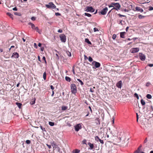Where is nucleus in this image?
I'll use <instances>...</instances> for the list:
<instances>
[{
  "mask_svg": "<svg viewBox=\"0 0 153 153\" xmlns=\"http://www.w3.org/2000/svg\"><path fill=\"white\" fill-rule=\"evenodd\" d=\"M100 139L99 138V137L97 136H96L95 137V140L97 142H98L99 140H100Z\"/></svg>",
  "mask_w": 153,
  "mask_h": 153,
  "instance_id": "nucleus-30",
  "label": "nucleus"
},
{
  "mask_svg": "<svg viewBox=\"0 0 153 153\" xmlns=\"http://www.w3.org/2000/svg\"><path fill=\"white\" fill-rule=\"evenodd\" d=\"M35 99L34 100H33V101H31L30 102V104L31 105H33L35 104Z\"/></svg>",
  "mask_w": 153,
  "mask_h": 153,
  "instance_id": "nucleus-34",
  "label": "nucleus"
},
{
  "mask_svg": "<svg viewBox=\"0 0 153 153\" xmlns=\"http://www.w3.org/2000/svg\"><path fill=\"white\" fill-rule=\"evenodd\" d=\"M134 97H136L137 99H139V97L137 93H134Z\"/></svg>",
  "mask_w": 153,
  "mask_h": 153,
  "instance_id": "nucleus-38",
  "label": "nucleus"
},
{
  "mask_svg": "<svg viewBox=\"0 0 153 153\" xmlns=\"http://www.w3.org/2000/svg\"><path fill=\"white\" fill-rule=\"evenodd\" d=\"M31 19L33 21H34L36 19V18L35 17H32L31 18Z\"/></svg>",
  "mask_w": 153,
  "mask_h": 153,
  "instance_id": "nucleus-49",
  "label": "nucleus"
},
{
  "mask_svg": "<svg viewBox=\"0 0 153 153\" xmlns=\"http://www.w3.org/2000/svg\"><path fill=\"white\" fill-rule=\"evenodd\" d=\"M150 84H151L149 82H148L146 83V85L147 87H148L150 85Z\"/></svg>",
  "mask_w": 153,
  "mask_h": 153,
  "instance_id": "nucleus-39",
  "label": "nucleus"
},
{
  "mask_svg": "<svg viewBox=\"0 0 153 153\" xmlns=\"http://www.w3.org/2000/svg\"><path fill=\"white\" fill-rule=\"evenodd\" d=\"M26 143L27 144H29L31 142L29 140H27L26 141Z\"/></svg>",
  "mask_w": 153,
  "mask_h": 153,
  "instance_id": "nucleus-40",
  "label": "nucleus"
},
{
  "mask_svg": "<svg viewBox=\"0 0 153 153\" xmlns=\"http://www.w3.org/2000/svg\"><path fill=\"white\" fill-rule=\"evenodd\" d=\"M126 32H122L120 33V37L121 38H125V35L126 34Z\"/></svg>",
  "mask_w": 153,
  "mask_h": 153,
  "instance_id": "nucleus-14",
  "label": "nucleus"
},
{
  "mask_svg": "<svg viewBox=\"0 0 153 153\" xmlns=\"http://www.w3.org/2000/svg\"><path fill=\"white\" fill-rule=\"evenodd\" d=\"M130 51L131 53H134V48H132L130 50Z\"/></svg>",
  "mask_w": 153,
  "mask_h": 153,
  "instance_id": "nucleus-45",
  "label": "nucleus"
},
{
  "mask_svg": "<svg viewBox=\"0 0 153 153\" xmlns=\"http://www.w3.org/2000/svg\"><path fill=\"white\" fill-rule=\"evenodd\" d=\"M68 108L67 106H62V110L64 111L66 110Z\"/></svg>",
  "mask_w": 153,
  "mask_h": 153,
  "instance_id": "nucleus-24",
  "label": "nucleus"
},
{
  "mask_svg": "<svg viewBox=\"0 0 153 153\" xmlns=\"http://www.w3.org/2000/svg\"><path fill=\"white\" fill-rule=\"evenodd\" d=\"M141 103L143 105H145V102L144 100L143 99H141Z\"/></svg>",
  "mask_w": 153,
  "mask_h": 153,
  "instance_id": "nucleus-21",
  "label": "nucleus"
},
{
  "mask_svg": "<svg viewBox=\"0 0 153 153\" xmlns=\"http://www.w3.org/2000/svg\"><path fill=\"white\" fill-rule=\"evenodd\" d=\"M19 57V53L17 52H14L13 53L11 56L12 57H14L15 58H17Z\"/></svg>",
  "mask_w": 153,
  "mask_h": 153,
  "instance_id": "nucleus-11",
  "label": "nucleus"
},
{
  "mask_svg": "<svg viewBox=\"0 0 153 153\" xmlns=\"http://www.w3.org/2000/svg\"><path fill=\"white\" fill-rule=\"evenodd\" d=\"M16 104L19 108H21V106L22 105V103H20L18 102H16Z\"/></svg>",
  "mask_w": 153,
  "mask_h": 153,
  "instance_id": "nucleus-17",
  "label": "nucleus"
},
{
  "mask_svg": "<svg viewBox=\"0 0 153 153\" xmlns=\"http://www.w3.org/2000/svg\"><path fill=\"white\" fill-rule=\"evenodd\" d=\"M90 91L91 92H94L93 89L91 88H90Z\"/></svg>",
  "mask_w": 153,
  "mask_h": 153,
  "instance_id": "nucleus-63",
  "label": "nucleus"
},
{
  "mask_svg": "<svg viewBox=\"0 0 153 153\" xmlns=\"http://www.w3.org/2000/svg\"><path fill=\"white\" fill-rule=\"evenodd\" d=\"M81 128L82 125L80 123L77 124L75 126V130L76 131H78Z\"/></svg>",
  "mask_w": 153,
  "mask_h": 153,
  "instance_id": "nucleus-6",
  "label": "nucleus"
},
{
  "mask_svg": "<svg viewBox=\"0 0 153 153\" xmlns=\"http://www.w3.org/2000/svg\"><path fill=\"white\" fill-rule=\"evenodd\" d=\"M80 151L77 149H76L73 152V153H79Z\"/></svg>",
  "mask_w": 153,
  "mask_h": 153,
  "instance_id": "nucleus-35",
  "label": "nucleus"
},
{
  "mask_svg": "<svg viewBox=\"0 0 153 153\" xmlns=\"http://www.w3.org/2000/svg\"><path fill=\"white\" fill-rule=\"evenodd\" d=\"M139 49L138 48H134V53H137L139 51Z\"/></svg>",
  "mask_w": 153,
  "mask_h": 153,
  "instance_id": "nucleus-33",
  "label": "nucleus"
},
{
  "mask_svg": "<svg viewBox=\"0 0 153 153\" xmlns=\"http://www.w3.org/2000/svg\"><path fill=\"white\" fill-rule=\"evenodd\" d=\"M75 69V68H73V73L74 74H75V71H74Z\"/></svg>",
  "mask_w": 153,
  "mask_h": 153,
  "instance_id": "nucleus-61",
  "label": "nucleus"
},
{
  "mask_svg": "<svg viewBox=\"0 0 153 153\" xmlns=\"http://www.w3.org/2000/svg\"><path fill=\"white\" fill-rule=\"evenodd\" d=\"M116 37V35L115 34H114L112 36V38L114 39Z\"/></svg>",
  "mask_w": 153,
  "mask_h": 153,
  "instance_id": "nucleus-42",
  "label": "nucleus"
},
{
  "mask_svg": "<svg viewBox=\"0 0 153 153\" xmlns=\"http://www.w3.org/2000/svg\"><path fill=\"white\" fill-rule=\"evenodd\" d=\"M99 141L100 142V143H101V144H103L104 143V142H103V140H102L100 139V140H99Z\"/></svg>",
  "mask_w": 153,
  "mask_h": 153,
  "instance_id": "nucleus-44",
  "label": "nucleus"
},
{
  "mask_svg": "<svg viewBox=\"0 0 153 153\" xmlns=\"http://www.w3.org/2000/svg\"><path fill=\"white\" fill-rule=\"evenodd\" d=\"M138 17L140 19H142L144 18L145 16H143L141 15H139L138 16Z\"/></svg>",
  "mask_w": 153,
  "mask_h": 153,
  "instance_id": "nucleus-23",
  "label": "nucleus"
},
{
  "mask_svg": "<svg viewBox=\"0 0 153 153\" xmlns=\"http://www.w3.org/2000/svg\"><path fill=\"white\" fill-rule=\"evenodd\" d=\"M46 145L48 146L49 149H50L51 148V145H49L48 144H46Z\"/></svg>",
  "mask_w": 153,
  "mask_h": 153,
  "instance_id": "nucleus-58",
  "label": "nucleus"
},
{
  "mask_svg": "<svg viewBox=\"0 0 153 153\" xmlns=\"http://www.w3.org/2000/svg\"><path fill=\"white\" fill-rule=\"evenodd\" d=\"M108 10V9L107 7H105L103 9L101 10V13L102 15H105L106 13Z\"/></svg>",
  "mask_w": 153,
  "mask_h": 153,
  "instance_id": "nucleus-7",
  "label": "nucleus"
},
{
  "mask_svg": "<svg viewBox=\"0 0 153 153\" xmlns=\"http://www.w3.org/2000/svg\"><path fill=\"white\" fill-rule=\"evenodd\" d=\"M77 80L80 83V84L82 85H84V83H83V82L80 79H77Z\"/></svg>",
  "mask_w": 153,
  "mask_h": 153,
  "instance_id": "nucleus-27",
  "label": "nucleus"
},
{
  "mask_svg": "<svg viewBox=\"0 0 153 153\" xmlns=\"http://www.w3.org/2000/svg\"><path fill=\"white\" fill-rule=\"evenodd\" d=\"M94 32H95L97 31H99V30H98V28L96 27H94Z\"/></svg>",
  "mask_w": 153,
  "mask_h": 153,
  "instance_id": "nucleus-41",
  "label": "nucleus"
},
{
  "mask_svg": "<svg viewBox=\"0 0 153 153\" xmlns=\"http://www.w3.org/2000/svg\"><path fill=\"white\" fill-rule=\"evenodd\" d=\"M34 30H35L38 33H39V30L37 27H36Z\"/></svg>",
  "mask_w": 153,
  "mask_h": 153,
  "instance_id": "nucleus-43",
  "label": "nucleus"
},
{
  "mask_svg": "<svg viewBox=\"0 0 153 153\" xmlns=\"http://www.w3.org/2000/svg\"><path fill=\"white\" fill-rule=\"evenodd\" d=\"M148 66H149L150 67L153 66V64H148Z\"/></svg>",
  "mask_w": 153,
  "mask_h": 153,
  "instance_id": "nucleus-53",
  "label": "nucleus"
},
{
  "mask_svg": "<svg viewBox=\"0 0 153 153\" xmlns=\"http://www.w3.org/2000/svg\"><path fill=\"white\" fill-rule=\"evenodd\" d=\"M139 58L140 60L142 61H144L146 59V56L145 55L142 53H140L139 54Z\"/></svg>",
  "mask_w": 153,
  "mask_h": 153,
  "instance_id": "nucleus-8",
  "label": "nucleus"
},
{
  "mask_svg": "<svg viewBox=\"0 0 153 153\" xmlns=\"http://www.w3.org/2000/svg\"><path fill=\"white\" fill-rule=\"evenodd\" d=\"M82 142L84 144H86V140H83Z\"/></svg>",
  "mask_w": 153,
  "mask_h": 153,
  "instance_id": "nucleus-64",
  "label": "nucleus"
},
{
  "mask_svg": "<svg viewBox=\"0 0 153 153\" xmlns=\"http://www.w3.org/2000/svg\"><path fill=\"white\" fill-rule=\"evenodd\" d=\"M59 37L62 42H66V39L65 35L63 34H61L59 36Z\"/></svg>",
  "mask_w": 153,
  "mask_h": 153,
  "instance_id": "nucleus-5",
  "label": "nucleus"
},
{
  "mask_svg": "<svg viewBox=\"0 0 153 153\" xmlns=\"http://www.w3.org/2000/svg\"><path fill=\"white\" fill-rule=\"evenodd\" d=\"M135 10L136 11H139L140 12H142L143 11V10L142 9L138 7H135Z\"/></svg>",
  "mask_w": 153,
  "mask_h": 153,
  "instance_id": "nucleus-12",
  "label": "nucleus"
},
{
  "mask_svg": "<svg viewBox=\"0 0 153 153\" xmlns=\"http://www.w3.org/2000/svg\"><path fill=\"white\" fill-rule=\"evenodd\" d=\"M15 48L14 46L13 45V46H11V47L9 49V51H10L11 50V48Z\"/></svg>",
  "mask_w": 153,
  "mask_h": 153,
  "instance_id": "nucleus-51",
  "label": "nucleus"
},
{
  "mask_svg": "<svg viewBox=\"0 0 153 153\" xmlns=\"http://www.w3.org/2000/svg\"><path fill=\"white\" fill-rule=\"evenodd\" d=\"M65 79L67 81L70 82L71 80V79L69 77L66 76L65 77Z\"/></svg>",
  "mask_w": 153,
  "mask_h": 153,
  "instance_id": "nucleus-20",
  "label": "nucleus"
},
{
  "mask_svg": "<svg viewBox=\"0 0 153 153\" xmlns=\"http://www.w3.org/2000/svg\"><path fill=\"white\" fill-rule=\"evenodd\" d=\"M55 14L56 16L61 15V14L59 13H55Z\"/></svg>",
  "mask_w": 153,
  "mask_h": 153,
  "instance_id": "nucleus-47",
  "label": "nucleus"
},
{
  "mask_svg": "<svg viewBox=\"0 0 153 153\" xmlns=\"http://www.w3.org/2000/svg\"><path fill=\"white\" fill-rule=\"evenodd\" d=\"M88 59L89 61L90 62H91L93 61V59L91 56L89 57Z\"/></svg>",
  "mask_w": 153,
  "mask_h": 153,
  "instance_id": "nucleus-37",
  "label": "nucleus"
},
{
  "mask_svg": "<svg viewBox=\"0 0 153 153\" xmlns=\"http://www.w3.org/2000/svg\"><path fill=\"white\" fill-rule=\"evenodd\" d=\"M85 11L87 12H94V9L91 7H87L85 8Z\"/></svg>",
  "mask_w": 153,
  "mask_h": 153,
  "instance_id": "nucleus-4",
  "label": "nucleus"
},
{
  "mask_svg": "<svg viewBox=\"0 0 153 153\" xmlns=\"http://www.w3.org/2000/svg\"><path fill=\"white\" fill-rule=\"evenodd\" d=\"M66 53L69 56H71V53L68 51H67Z\"/></svg>",
  "mask_w": 153,
  "mask_h": 153,
  "instance_id": "nucleus-31",
  "label": "nucleus"
},
{
  "mask_svg": "<svg viewBox=\"0 0 153 153\" xmlns=\"http://www.w3.org/2000/svg\"><path fill=\"white\" fill-rule=\"evenodd\" d=\"M42 62H45L46 63V60H45V57L44 56L42 58Z\"/></svg>",
  "mask_w": 153,
  "mask_h": 153,
  "instance_id": "nucleus-36",
  "label": "nucleus"
},
{
  "mask_svg": "<svg viewBox=\"0 0 153 153\" xmlns=\"http://www.w3.org/2000/svg\"><path fill=\"white\" fill-rule=\"evenodd\" d=\"M46 72H44L43 74V78L44 80L46 79Z\"/></svg>",
  "mask_w": 153,
  "mask_h": 153,
  "instance_id": "nucleus-28",
  "label": "nucleus"
},
{
  "mask_svg": "<svg viewBox=\"0 0 153 153\" xmlns=\"http://www.w3.org/2000/svg\"><path fill=\"white\" fill-rule=\"evenodd\" d=\"M122 85V81L120 80L117 82L116 84V86L119 88H121Z\"/></svg>",
  "mask_w": 153,
  "mask_h": 153,
  "instance_id": "nucleus-10",
  "label": "nucleus"
},
{
  "mask_svg": "<svg viewBox=\"0 0 153 153\" xmlns=\"http://www.w3.org/2000/svg\"><path fill=\"white\" fill-rule=\"evenodd\" d=\"M45 6L48 8L54 9L56 8V6L52 2H49L48 4L45 5Z\"/></svg>",
  "mask_w": 153,
  "mask_h": 153,
  "instance_id": "nucleus-2",
  "label": "nucleus"
},
{
  "mask_svg": "<svg viewBox=\"0 0 153 153\" xmlns=\"http://www.w3.org/2000/svg\"><path fill=\"white\" fill-rule=\"evenodd\" d=\"M84 15L85 16H87L89 17H91V14L88 13H84Z\"/></svg>",
  "mask_w": 153,
  "mask_h": 153,
  "instance_id": "nucleus-32",
  "label": "nucleus"
},
{
  "mask_svg": "<svg viewBox=\"0 0 153 153\" xmlns=\"http://www.w3.org/2000/svg\"><path fill=\"white\" fill-rule=\"evenodd\" d=\"M34 47H35L36 48H37V45H36V43H34Z\"/></svg>",
  "mask_w": 153,
  "mask_h": 153,
  "instance_id": "nucleus-54",
  "label": "nucleus"
},
{
  "mask_svg": "<svg viewBox=\"0 0 153 153\" xmlns=\"http://www.w3.org/2000/svg\"><path fill=\"white\" fill-rule=\"evenodd\" d=\"M28 25H30L31 26V28L33 29H34V30L35 29V28H36V27H35V25L33 24L31 22H29L28 23Z\"/></svg>",
  "mask_w": 153,
  "mask_h": 153,
  "instance_id": "nucleus-15",
  "label": "nucleus"
},
{
  "mask_svg": "<svg viewBox=\"0 0 153 153\" xmlns=\"http://www.w3.org/2000/svg\"><path fill=\"white\" fill-rule=\"evenodd\" d=\"M50 87H51V89L52 90H53L54 89V87L52 85H51L50 86Z\"/></svg>",
  "mask_w": 153,
  "mask_h": 153,
  "instance_id": "nucleus-50",
  "label": "nucleus"
},
{
  "mask_svg": "<svg viewBox=\"0 0 153 153\" xmlns=\"http://www.w3.org/2000/svg\"><path fill=\"white\" fill-rule=\"evenodd\" d=\"M114 5H113V4H112V3L111 4L109 5V7H114Z\"/></svg>",
  "mask_w": 153,
  "mask_h": 153,
  "instance_id": "nucleus-48",
  "label": "nucleus"
},
{
  "mask_svg": "<svg viewBox=\"0 0 153 153\" xmlns=\"http://www.w3.org/2000/svg\"><path fill=\"white\" fill-rule=\"evenodd\" d=\"M54 122H49V124L51 126H53L54 125Z\"/></svg>",
  "mask_w": 153,
  "mask_h": 153,
  "instance_id": "nucleus-25",
  "label": "nucleus"
},
{
  "mask_svg": "<svg viewBox=\"0 0 153 153\" xmlns=\"http://www.w3.org/2000/svg\"><path fill=\"white\" fill-rule=\"evenodd\" d=\"M56 58L57 59H59V57L57 53L56 54Z\"/></svg>",
  "mask_w": 153,
  "mask_h": 153,
  "instance_id": "nucleus-62",
  "label": "nucleus"
},
{
  "mask_svg": "<svg viewBox=\"0 0 153 153\" xmlns=\"http://www.w3.org/2000/svg\"><path fill=\"white\" fill-rule=\"evenodd\" d=\"M62 30L61 29H59L58 30V32L59 33H62Z\"/></svg>",
  "mask_w": 153,
  "mask_h": 153,
  "instance_id": "nucleus-46",
  "label": "nucleus"
},
{
  "mask_svg": "<svg viewBox=\"0 0 153 153\" xmlns=\"http://www.w3.org/2000/svg\"><path fill=\"white\" fill-rule=\"evenodd\" d=\"M121 140V138L120 137H119L118 139H116L114 140V141L117 143H119L120 142Z\"/></svg>",
  "mask_w": 153,
  "mask_h": 153,
  "instance_id": "nucleus-16",
  "label": "nucleus"
},
{
  "mask_svg": "<svg viewBox=\"0 0 153 153\" xmlns=\"http://www.w3.org/2000/svg\"><path fill=\"white\" fill-rule=\"evenodd\" d=\"M112 4H113V5L116 7H114L112 9V10H113V9H115L117 10H118L120 9V5L119 3H112Z\"/></svg>",
  "mask_w": 153,
  "mask_h": 153,
  "instance_id": "nucleus-3",
  "label": "nucleus"
},
{
  "mask_svg": "<svg viewBox=\"0 0 153 153\" xmlns=\"http://www.w3.org/2000/svg\"><path fill=\"white\" fill-rule=\"evenodd\" d=\"M13 10L17 11V9L16 7H15L13 8Z\"/></svg>",
  "mask_w": 153,
  "mask_h": 153,
  "instance_id": "nucleus-57",
  "label": "nucleus"
},
{
  "mask_svg": "<svg viewBox=\"0 0 153 153\" xmlns=\"http://www.w3.org/2000/svg\"><path fill=\"white\" fill-rule=\"evenodd\" d=\"M149 10H153V7L151 6L150 7H149Z\"/></svg>",
  "mask_w": 153,
  "mask_h": 153,
  "instance_id": "nucleus-52",
  "label": "nucleus"
},
{
  "mask_svg": "<svg viewBox=\"0 0 153 153\" xmlns=\"http://www.w3.org/2000/svg\"><path fill=\"white\" fill-rule=\"evenodd\" d=\"M118 15L120 17H122V16H125L121 15V14H118Z\"/></svg>",
  "mask_w": 153,
  "mask_h": 153,
  "instance_id": "nucleus-56",
  "label": "nucleus"
},
{
  "mask_svg": "<svg viewBox=\"0 0 153 153\" xmlns=\"http://www.w3.org/2000/svg\"><path fill=\"white\" fill-rule=\"evenodd\" d=\"M84 59H85V60H86V59H88V57L85 55H84Z\"/></svg>",
  "mask_w": 153,
  "mask_h": 153,
  "instance_id": "nucleus-55",
  "label": "nucleus"
},
{
  "mask_svg": "<svg viewBox=\"0 0 153 153\" xmlns=\"http://www.w3.org/2000/svg\"><path fill=\"white\" fill-rule=\"evenodd\" d=\"M146 97L148 99H151L152 97V96L150 94H147Z\"/></svg>",
  "mask_w": 153,
  "mask_h": 153,
  "instance_id": "nucleus-26",
  "label": "nucleus"
},
{
  "mask_svg": "<svg viewBox=\"0 0 153 153\" xmlns=\"http://www.w3.org/2000/svg\"><path fill=\"white\" fill-rule=\"evenodd\" d=\"M71 93L75 95L77 91L76 85L74 84H72L71 85Z\"/></svg>",
  "mask_w": 153,
  "mask_h": 153,
  "instance_id": "nucleus-1",
  "label": "nucleus"
},
{
  "mask_svg": "<svg viewBox=\"0 0 153 153\" xmlns=\"http://www.w3.org/2000/svg\"><path fill=\"white\" fill-rule=\"evenodd\" d=\"M85 42L89 44H91V42L89 41V39H85Z\"/></svg>",
  "mask_w": 153,
  "mask_h": 153,
  "instance_id": "nucleus-22",
  "label": "nucleus"
},
{
  "mask_svg": "<svg viewBox=\"0 0 153 153\" xmlns=\"http://www.w3.org/2000/svg\"><path fill=\"white\" fill-rule=\"evenodd\" d=\"M40 127L42 131H43V130L45 129L44 128H43V127L41 126H40Z\"/></svg>",
  "mask_w": 153,
  "mask_h": 153,
  "instance_id": "nucleus-59",
  "label": "nucleus"
},
{
  "mask_svg": "<svg viewBox=\"0 0 153 153\" xmlns=\"http://www.w3.org/2000/svg\"><path fill=\"white\" fill-rule=\"evenodd\" d=\"M51 145L53 147V149H55L56 148V143H55L54 141L51 143Z\"/></svg>",
  "mask_w": 153,
  "mask_h": 153,
  "instance_id": "nucleus-13",
  "label": "nucleus"
},
{
  "mask_svg": "<svg viewBox=\"0 0 153 153\" xmlns=\"http://www.w3.org/2000/svg\"><path fill=\"white\" fill-rule=\"evenodd\" d=\"M88 108H89V109H90V111H91V113H92V109H91V106H89L88 107Z\"/></svg>",
  "mask_w": 153,
  "mask_h": 153,
  "instance_id": "nucleus-60",
  "label": "nucleus"
},
{
  "mask_svg": "<svg viewBox=\"0 0 153 153\" xmlns=\"http://www.w3.org/2000/svg\"><path fill=\"white\" fill-rule=\"evenodd\" d=\"M92 64L93 65L95 66V67H100V63L95 61H93L92 62Z\"/></svg>",
  "mask_w": 153,
  "mask_h": 153,
  "instance_id": "nucleus-9",
  "label": "nucleus"
},
{
  "mask_svg": "<svg viewBox=\"0 0 153 153\" xmlns=\"http://www.w3.org/2000/svg\"><path fill=\"white\" fill-rule=\"evenodd\" d=\"M88 144L90 147L91 149H93L94 147V146L93 144H92L91 143H88Z\"/></svg>",
  "mask_w": 153,
  "mask_h": 153,
  "instance_id": "nucleus-18",
  "label": "nucleus"
},
{
  "mask_svg": "<svg viewBox=\"0 0 153 153\" xmlns=\"http://www.w3.org/2000/svg\"><path fill=\"white\" fill-rule=\"evenodd\" d=\"M142 147L141 145H140L138 148L137 150L136 151V152L139 153L140 150L141 148Z\"/></svg>",
  "mask_w": 153,
  "mask_h": 153,
  "instance_id": "nucleus-29",
  "label": "nucleus"
},
{
  "mask_svg": "<svg viewBox=\"0 0 153 153\" xmlns=\"http://www.w3.org/2000/svg\"><path fill=\"white\" fill-rule=\"evenodd\" d=\"M7 14L10 16L12 19H13V15L11 13H7Z\"/></svg>",
  "mask_w": 153,
  "mask_h": 153,
  "instance_id": "nucleus-19",
  "label": "nucleus"
}]
</instances>
